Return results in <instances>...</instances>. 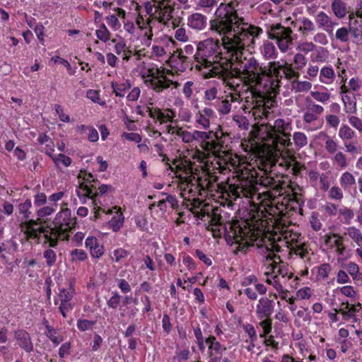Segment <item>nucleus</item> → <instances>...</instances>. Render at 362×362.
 Wrapping results in <instances>:
<instances>
[{
	"mask_svg": "<svg viewBox=\"0 0 362 362\" xmlns=\"http://www.w3.org/2000/svg\"><path fill=\"white\" fill-rule=\"evenodd\" d=\"M216 16L211 23V29L223 35L231 69L233 67L244 83L261 96L264 66L251 53L245 52V48H253L263 30L245 23L242 17H235L229 6H221Z\"/></svg>",
	"mask_w": 362,
	"mask_h": 362,
	"instance_id": "f257e3e1",
	"label": "nucleus"
},
{
	"mask_svg": "<svg viewBox=\"0 0 362 362\" xmlns=\"http://www.w3.org/2000/svg\"><path fill=\"white\" fill-rule=\"evenodd\" d=\"M221 6H229L234 11V16L239 17L234 3H221L215 11L214 18L209 21V30L212 33L218 35L221 40L209 37L200 41L194 54V61L195 68L202 72L204 78L217 77L226 81L231 74L230 57L228 56L229 53L223 47V35L212 30L211 25V21L217 18L216 12Z\"/></svg>",
	"mask_w": 362,
	"mask_h": 362,
	"instance_id": "f03ea898",
	"label": "nucleus"
},
{
	"mask_svg": "<svg viewBox=\"0 0 362 362\" xmlns=\"http://www.w3.org/2000/svg\"><path fill=\"white\" fill-rule=\"evenodd\" d=\"M214 238H221L223 234L226 243L230 245H238L239 250H245L255 245L259 247L263 241L259 228H206Z\"/></svg>",
	"mask_w": 362,
	"mask_h": 362,
	"instance_id": "7ed1b4c3",
	"label": "nucleus"
},
{
	"mask_svg": "<svg viewBox=\"0 0 362 362\" xmlns=\"http://www.w3.org/2000/svg\"><path fill=\"white\" fill-rule=\"evenodd\" d=\"M272 230L276 229L277 231H270V228H259V229H255V230L261 231L263 238V241L259 247L265 246L268 250L269 247L267 243L272 245V247L276 250H279L276 245L274 244L276 242H282L283 246L287 247L288 248L293 247V244L298 245V243H300V234L298 233H293L290 230H282L284 228H272Z\"/></svg>",
	"mask_w": 362,
	"mask_h": 362,
	"instance_id": "20e7f679",
	"label": "nucleus"
},
{
	"mask_svg": "<svg viewBox=\"0 0 362 362\" xmlns=\"http://www.w3.org/2000/svg\"><path fill=\"white\" fill-rule=\"evenodd\" d=\"M291 123L283 119H277L273 125H269L267 131V145L275 151L280 152L283 148L292 145L290 139Z\"/></svg>",
	"mask_w": 362,
	"mask_h": 362,
	"instance_id": "39448f33",
	"label": "nucleus"
},
{
	"mask_svg": "<svg viewBox=\"0 0 362 362\" xmlns=\"http://www.w3.org/2000/svg\"><path fill=\"white\" fill-rule=\"evenodd\" d=\"M283 69L284 64L279 61L269 62L267 66H264L262 98H264V95L272 97V94L276 95L278 92L283 77L281 74Z\"/></svg>",
	"mask_w": 362,
	"mask_h": 362,
	"instance_id": "423d86ee",
	"label": "nucleus"
},
{
	"mask_svg": "<svg viewBox=\"0 0 362 362\" xmlns=\"http://www.w3.org/2000/svg\"><path fill=\"white\" fill-rule=\"evenodd\" d=\"M144 81L146 86L158 93L165 89H177L180 86L177 81H174L167 76L164 69L158 68L149 69V74L146 77L144 76Z\"/></svg>",
	"mask_w": 362,
	"mask_h": 362,
	"instance_id": "0eeeda50",
	"label": "nucleus"
},
{
	"mask_svg": "<svg viewBox=\"0 0 362 362\" xmlns=\"http://www.w3.org/2000/svg\"><path fill=\"white\" fill-rule=\"evenodd\" d=\"M292 35L293 30L291 28L276 24L271 28L268 33V37L276 41V45L281 53H286L292 49L294 41Z\"/></svg>",
	"mask_w": 362,
	"mask_h": 362,
	"instance_id": "6e6552de",
	"label": "nucleus"
},
{
	"mask_svg": "<svg viewBox=\"0 0 362 362\" xmlns=\"http://www.w3.org/2000/svg\"><path fill=\"white\" fill-rule=\"evenodd\" d=\"M228 78H226V81L223 80V83L228 86V89L231 90L230 93L226 95L223 99L221 96L218 102L214 103L213 105L216 107L217 111L221 115H227L231 110V103H240L243 98L240 94V85L235 86L232 82L228 80Z\"/></svg>",
	"mask_w": 362,
	"mask_h": 362,
	"instance_id": "1a4fd4ad",
	"label": "nucleus"
},
{
	"mask_svg": "<svg viewBox=\"0 0 362 362\" xmlns=\"http://www.w3.org/2000/svg\"><path fill=\"white\" fill-rule=\"evenodd\" d=\"M175 44V40L168 35L154 39L151 47V57L157 61H167Z\"/></svg>",
	"mask_w": 362,
	"mask_h": 362,
	"instance_id": "9d476101",
	"label": "nucleus"
},
{
	"mask_svg": "<svg viewBox=\"0 0 362 362\" xmlns=\"http://www.w3.org/2000/svg\"><path fill=\"white\" fill-rule=\"evenodd\" d=\"M192 133V139L194 141H202V147L209 153L216 155L218 153L221 146L215 140H212V132H204L199 130H194Z\"/></svg>",
	"mask_w": 362,
	"mask_h": 362,
	"instance_id": "9b49d317",
	"label": "nucleus"
},
{
	"mask_svg": "<svg viewBox=\"0 0 362 362\" xmlns=\"http://www.w3.org/2000/svg\"><path fill=\"white\" fill-rule=\"evenodd\" d=\"M174 11L175 8L168 0H162L159 3L158 10V19L159 22L168 26L171 25L173 28L177 27L180 20L173 18Z\"/></svg>",
	"mask_w": 362,
	"mask_h": 362,
	"instance_id": "f8f14e48",
	"label": "nucleus"
},
{
	"mask_svg": "<svg viewBox=\"0 0 362 362\" xmlns=\"http://www.w3.org/2000/svg\"><path fill=\"white\" fill-rule=\"evenodd\" d=\"M316 27L324 30L330 37L334 35V30L338 23L325 11H319L314 16Z\"/></svg>",
	"mask_w": 362,
	"mask_h": 362,
	"instance_id": "ddd939ff",
	"label": "nucleus"
},
{
	"mask_svg": "<svg viewBox=\"0 0 362 362\" xmlns=\"http://www.w3.org/2000/svg\"><path fill=\"white\" fill-rule=\"evenodd\" d=\"M216 117L214 110L205 107L198 110L194 115V125L198 129L207 130L210 128L211 121Z\"/></svg>",
	"mask_w": 362,
	"mask_h": 362,
	"instance_id": "4468645a",
	"label": "nucleus"
},
{
	"mask_svg": "<svg viewBox=\"0 0 362 362\" xmlns=\"http://www.w3.org/2000/svg\"><path fill=\"white\" fill-rule=\"evenodd\" d=\"M156 119L159 122L161 129L163 132L166 133V126L172 124H178L176 117V112L172 108H165L160 110L159 108L155 109L154 112Z\"/></svg>",
	"mask_w": 362,
	"mask_h": 362,
	"instance_id": "2eb2a0df",
	"label": "nucleus"
},
{
	"mask_svg": "<svg viewBox=\"0 0 362 362\" xmlns=\"http://www.w3.org/2000/svg\"><path fill=\"white\" fill-rule=\"evenodd\" d=\"M286 21H291L290 24L297 28L298 31L304 36L311 35L316 31L315 23L308 17L302 16L295 20H292L290 17L286 19Z\"/></svg>",
	"mask_w": 362,
	"mask_h": 362,
	"instance_id": "dca6fc26",
	"label": "nucleus"
},
{
	"mask_svg": "<svg viewBox=\"0 0 362 362\" xmlns=\"http://www.w3.org/2000/svg\"><path fill=\"white\" fill-rule=\"evenodd\" d=\"M275 303L269 298H261L256 305V316L257 319L271 317L274 310Z\"/></svg>",
	"mask_w": 362,
	"mask_h": 362,
	"instance_id": "f3484780",
	"label": "nucleus"
},
{
	"mask_svg": "<svg viewBox=\"0 0 362 362\" xmlns=\"http://www.w3.org/2000/svg\"><path fill=\"white\" fill-rule=\"evenodd\" d=\"M349 28L352 41L356 45H362V14L354 18V14L349 16Z\"/></svg>",
	"mask_w": 362,
	"mask_h": 362,
	"instance_id": "a211bd4d",
	"label": "nucleus"
},
{
	"mask_svg": "<svg viewBox=\"0 0 362 362\" xmlns=\"http://www.w3.org/2000/svg\"><path fill=\"white\" fill-rule=\"evenodd\" d=\"M169 66L177 72H184L189 66V60L187 57L182 53L172 52L167 59Z\"/></svg>",
	"mask_w": 362,
	"mask_h": 362,
	"instance_id": "6ab92c4d",
	"label": "nucleus"
},
{
	"mask_svg": "<svg viewBox=\"0 0 362 362\" xmlns=\"http://www.w3.org/2000/svg\"><path fill=\"white\" fill-rule=\"evenodd\" d=\"M207 17L202 13L194 12L187 16V25L196 32L204 30L207 26Z\"/></svg>",
	"mask_w": 362,
	"mask_h": 362,
	"instance_id": "aec40b11",
	"label": "nucleus"
},
{
	"mask_svg": "<svg viewBox=\"0 0 362 362\" xmlns=\"http://www.w3.org/2000/svg\"><path fill=\"white\" fill-rule=\"evenodd\" d=\"M64 228H37L40 233H43L45 239L49 243L51 247H55L57 245L58 240L60 238L61 232Z\"/></svg>",
	"mask_w": 362,
	"mask_h": 362,
	"instance_id": "412c9836",
	"label": "nucleus"
},
{
	"mask_svg": "<svg viewBox=\"0 0 362 362\" xmlns=\"http://www.w3.org/2000/svg\"><path fill=\"white\" fill-rule=\"evenodd\" d=\"M166 133L177 136L181 139L184 143L189 144L193 142L192 132L183 129V128L178 124H175L173 126L170 124L166 126Z\"/></svg>",
	"mask_w": 362,
	"mask_h": 362,
	"instance_id": "4be33fe9",
	"label": "nucleus"
},
{
	"mask_svg": "<svg viewBox=\"0 0 362 362\" xmlns=\"http://www.w3.org/2000/svg\"><path fill=\"white\" fill-rule=\"evenodd\" d=\"M14 335L21 349L27 353H30L33 351V344L28 332L23 329H18L15 332Z\"/></svg>",
	"mask_w": 362,
	"mask_h": 362,
	"instance_id": "5701e85b",
	"label": "nucleus"
},
{
	"mask_svg": "<svg viewBox=\"0 0 362 362\" xmlns=\"http://www.w3.org/2000/svg\"><path fill=\"white\" fill-rule=\"evenodd\" d=\"M97 181L94 179L91 173L85 174L83 181L80 185L78 194H82L84 196H93L95 194V185Z\"/></svg>",
	"mask_w": 362,
	"mask_h": 362,
	"instance_id": "b1692460",
	"label": "nucleus"
},
{
	"mask_svg": "<svg viewBox=\"0 0 362 362\" xmlns=\"http://www.w3.org/2000/svg\"><path fill=\"white\" fill-rule=\"evenodd\" d=\"M221 98L218 84L209 86L204 90L203 99L206 105H213V103L218 102Z\"/></svg>",
	"mask_w": 362,
	"mask_h": 362,
	"instance_id": "393cba45",
	"label": "nucleus"
},
{
	"mask_svg": "<svg viewBox=\"0 0 362 362\" xmlns=\"http://www.w3.org/2000/svg\"><path fill=\"white\" fill-rule=\"evenodd\" d=\"M296 50L304 55H306L312 52L321 54L325 52V48L322 47H317L313 42L311 41H299L296 45Z\"/></svg>",
	"mask_w": 362,
	"mask_h": 362,
	"instance_id": "a878e982",
	"label": "nucleus"
},
{
	"mask_svg": "<svg viewBox=\"0 0 362 362\" xmlns=\"http://www.w3.org/2000/svg\"><path fill=\"white\" fill-rule=\"evenodd\" d=\"M336 78L333 67L330 65L324 66L320 70L319 81L325 85H331Z\"/></svg>",
	"mask_w": 362,
	"mask_h": 362,
	"instance_id": "bb28decb",
	"label": "nucleus"
},
{
	"mask_svg": "<svg viewBox=\"0 0 362 362\" xmlns=\"http://www.w3.org/2000/svg\"><path fill=\"white\" fill-rule=\"evenodd\" d=\"M260 53L265 60L276 59L279 55L275 45L269 41L264 42L260 47Z\"/></svg>",
	"mask_w": 362,
	"mask_h": 362,
	"instance_id": "cd10ccee",
	"label": "nucleus"
},
{
	"mask_svg": "<svg viewBox=\"0 0 362 362\" xmlns=\"http://www.w3.org/2000/svg\"><path fill=\"white\" fill-rule=\"evenodd\" d=\"M205 342L208 344L207 354H220V355H222L223 351L226 350V348L217 341L216 338L213 335L207 337L205 339Z\"/></svg>",
	"mask_w": 362,
	"mask_h": 362,
	"instance_id": "c85d7f7f",
	"label": "nucleus"
},
{
	"mask_svg": "<svg viewBox=\"0 0 362 362\" xmlns=\"http://www.w3.org/2000/svg\"><path fill=\"white\" fill-rule=\"evenodd\" d=\"M341 99L344 103V110L346 113L352 114L356 110V100L349 93L342 90Z\"/></svg>",
	"mask_w": 362,
	"mask_h": 362,
	"instance_id": "c756f323",
	"label": "nucleus"
},
{
	"mask_svg": "<svg viewBox=\"0 0 362 362\" xmlns=\"http://www.w3.org/2000/svg\"><path fill=\"white\" fill-rule=\"evenodd\" d=\"M112 296L107 300V305L109 308L112 310H117L119 308L120 311V316L122 317H124L125 316L124 314V310L122 309V306H120V304L122 301L123 296H121L119 292L117 291H113L112 293Z\"/></svg>",
	"mask_w": 362,
	"mask_h": 362,
	"instance_id": "7c9ffc66",
	"label": "nucleus"
},
{
	"mask_svg": "<svg viewBox=\"0 0 362 362\" xmlns=\"http://www.w3.org/2000/svg\"><path fill=\"white\" fill-rule=\"evenodd\" d=\"M271 274L272 275H278L281 276V277L284 278L288 276V279H292L293 277V274L291 272H288V268L287 265L284 264H280L274 262L271 264Z\"/></svg>",
	"mask_w": 362,
	"mask_h": 362,
	"instance_id": "2f4dec72",
	"label": "nucleus"
},
{
	"mask_svg": "<svg viewBox=\"0 0 362 362\" xmlns=\"http://www.w3.org/2000/svg\"><path fill=\"white\" fill-rule=\"evenodd\" d=\"M331 8L334 16L338 18H343L348 13L347 4L342 0H333Z\"/></svg>",
	"mask_w": 362,
	"mask_h": 362,
	"instance_id": "473e14b6",
	"label": "nucleus"
},
{
	"mask_svg": "<svg viewBox=\"0 0 362 362\" xmlns=\"http://www.w3.org/2000/svg\"><path fill=\"white\" fill-rule=\"evenodd\" d=\"M325 243L326 245L331 247H335L336 252L339 255H344V247L342 244V242L339 238H337L336 235H325Z\"/></svg>",
	"mask_w": 362,
	"mask_h": 362,
	"instance_id": "72a5a7b5",
	"label": "nucleus"
},
{
	"mask_svg": "<svg viewBox=\"0 0 362 362\" xmlns=\"http://www.w3.org/2000/svg\"><path fill=\"white\" fill-rule=\"evenodd\" d=\"M325 148L329 155H332L338 151L341 148L339 141L334 136H330L324 134Z\"/></svg>",
	"mask_w": 362,
	"mask_h": 362,
	"instance_id": "f704fd0d",
	"label": "nucleus"
},
{
	"mask_svg": "<svg viewBox=\"0 0 362 362\" xmlns=\"http://www.w3.org/2000/svg\"><path fill=\"white\" fill-rule=\"evenodd\" d=\"M339 184L344 191L350 192L356 184L355 177L351 173L346 171L341 174Z\"/></svg>",
	"mask_w": 362,
	"mask_h": 362,
	"instance_id": "c9c22d12",
	"label": "nucleus"
},
{
	"mask_svg": "<svg viewBox=\"0 0 362 362\" xmlns=\"http://www.w3.org/2000/svg\"><path fill=\"white\" fill-rule=\"evenodd\" d=\"M198 93V83L192 81H187L183 84L182 93L185 98L189 100Z\"/></svg>",
	"mask_w": 362,
	"mask_h": 362,
	"instance_id": "e433bc0d",
	"label": "nucleus"
},
{
	"mask_svg": "<svg viewBox=\"0 0 362 362\" xmlns=\"http://www.w3.org/2000/svg\"><path fill=\"white\" fill-rule=\"evenodd\" d=\"M111 86L113 90V93L115 94L116 96L119 98H123L127 90L130 89L131 84L130 82L127 81L124 83H117V82H112Z\"/></svg>",
	"mask_w": 362,
	"mask_h": 362,
	"instance_id": "4c0bfd02",
	"label": "nucleus"
},
{
	"mask_svg": "<svg viewBox=\"0 0 362 362\" xmlns=\"http://www.w3.org/2000/svg\"><path fill=\"white\" fill-rule=\"evenodd\" d=\"M332 157L331 158L332 163L334 165H335L337 168L340 169H344L346 168L348 165V159L344 153L339 151L334 154H332Z\"/></svg>",
	"mask_w": 362,
	"mask_h": 362,
	"instance_id": "58836bf2",
	"label": "nucleus"
},
{
	"mask_svg": "<svg viewBox=\"0 0 362 362\" xmlns=\"http://www.w3.org/2000/svg\"><path fill=\"white\" fill-rule=\"evenodd\" d=\"M344 305L343 308H341L339 310V312L346 317L351 318L353 317L356 313L359 312V310L361 309V306L360 303H358L356 305L349 304L346 303V304H342Z\"/></svg>",
	"mask_w": 362,
	"mask_h": 362,
	"instance_id": "ea45409f",
	"label": "nucleus"
},
{
	"mask_svg": "<svg viewBox=\"0 0 362 362\" xmlns=\"http://www.w3.org/2000/svg\"><path fill=\"white\" fill-rule=\"evenodd\" d=\"M339 218L344 224L349 225L351 223V220L354 218V214L351 209L344 206L339 208L338 214Z\"/></svg>",
	"mask_w": 362,
	"mask_h": 362,
	"instance_id": "a19ab883",
	"label": "nucleus"
},
{
	"mask_svg": "<svg viewBox=\"0 0 362 362\" xmlns=\"http://www.w3.org/2000/svg\"><path fill=\"white\" fill-rule=\"evenodd\" d=\"M362 87V81L358 77H353L351 78L347 86L343 85L341 86V90L344 92L349 93V91L352 92H358Z\"/></svg>",
	"mask_w": 362,
	"mask_h": 362,
	"instance_id": "79ce46f5",
	"label": "nucleus"
},
{
	"mask_svg": "<svg viewBox=\"0 0 362 362\" xmlns=\"http://www.w3.org/2000/svg\"><path fill=\"white\" fill-rule=\"evenodd\" d=\"M45 334L55 346L59 345L64 340L63 337L59 334L58 330L49 325H46Z\"/></svg>",
	"mask_w": 362,
	"mask_h": 362,
	"instance_id": "37998d69",
	"label": "nucleus"
},
{
	"mask_svg": "<svg viewBox=\"0 0 362 362\" xmlns=\"http://www.w3.org/2000/svg\"><path fill=\"white\" fill-rule=\"evenodd\" d=\"M305 110L320 117L324 112L325 109L322 105L316 104L312 99L307 97L305 98Z\"/></svg>",
	"mask_w": 362,
	"mask_h": 362,
	"instance_id": "c03bdc74",
	"label": "nucleus"
},
{
	"mask_svg": "<svg viewBox=\"0 0 362 362\" xmlns=\"http://www.w3.org/2000/svg\"><path fill=\"white\" fill-rule=\"evenodd\" d=\"M111 213L115 214L109 222V226H121L123 223L124 216L120 211V208L114 206L111 209Z\"/></svg>",
	"mask_w": 362,
	"mask_h": 362,
	"instance_id": "a18cd8bd",
	"label": "nucleus"
},
{
	"mask_svg": "<svg viewBox=\"0 0 362 362\" xmlns=\"http://www.w3.org/2000/svg\"><path fill=\"white\" fill-rule=\"evenodd\" d=\"M217 0H198L197 6L205 13H209L217 6Z\"/></svg>",
	"mask_w": 362,
	"mask_h": 362,
	"instance_id": "49530a36",
	"label": "nucleus"
},
{
	"mask_svg": "<svg viewBox=\"0 0 362 362\" xmlns=\"http://www.w3.org/2000/svg\"><path fill=\"white\" fill-rule=\"evenodd\" d=\"M51 158L58 169L62 166L69 167L71 164V159L63 153L54 155Z\"/></svg>",
	"mask_w": 362,
	"mask_h": 362,
	"instance_id": "de8ad7c7",
	"label": "nucleus"
},
{
	"mask_svg": "<svg viewBox=\"0 0 362 362\" xmlns=\"http://www.w3.org/2000/svg\"><path fill=\"white\" fill-rule=\"evenodd\" d=\"M310 95L315 100L323 105L327 104L331 99V93L328 91L313 90L310 92Z\"/></svg>",
	"mask_w": 362,
	"mask_h": 362,
	"instance_id": "09e8293b",
	"label": "nucleus"
},
{
	"mask_svg": "<svg viewBox=\"0 0 362 362\" xmlns=\"http://www.w3.org/2000/svg\"><path fill=\"white\" fill-rule=\"evenodd\" d=\"M292 89L296 93L306 92L311 89L312 83L308 81L293 80L292 82Z\"/></svg>",
	"mask_w": 362,
	"mask_h": 362,
	"instance_id": "8fccbe9b",
	"label": "nucleus"
},
{
	"mask_svg": "<svg viewBox=\"0 0 362 362\" xmlns=\"http://www.w3.org/2000/svg\"><path fill=\"white\" fill-rule=\"evenodd\" d=\"M351 35L350 28L341 27L336 30L334 38L341 43H346Z\"/></svg>",
	"mask_w": 362,
	"mask_h": 362,
	"instance_id": "3c124183",
	"label": "nucleus"
},
{
	"mask_svg": "<svg viewBox=\"0 0 362 362\" xmlns=\"http://www.w3.org/2000/svg\"><path fill=\"white\" fill-rule=\"evenodd\" d=\"M259 320H260L259 326L262 329V333L259 334V337L261 338H265L266 336L272 332V320L271 317Z\"/></svg>",
	"mask_w": 362,
	"mask_h": 362,
	"instance_id": "603ef678",
	"label": "nucleus"
},
{
	"mask_svg": "<svg viewBox=\"0 0 362 362\" xmlns=\"http://www.w3.org/2000/svg\"><path fill=\"white\" fill-rule=\"evenodd\" d=\"M339 137L344 141L353 139L355 136V132L346 124H343L338 133Z\"/></svg>",
	"mask_w": 362,
	"mask_h": 362,
	"instance_id": "864d4df0",
	"label": "nucleus"
},
{
	"mask_svg": "<svg viewBox=\"0 0 362 362\" xmlns=\"http://www.w3.org/2000/svg\"><path fill=\"white\" fill-rule=\"evenodd\" d=\"M95 35L98 40L107 42L110 39L111 33L105 24H102L95 30Z\"/></svg>",
	"mask_w": 362,
	"mask_h": 362,
	"instance_id": "5fc2aeb1",
	"label": "nucleus"
},
{
	"mask_svg": "<svg viewBox=\"0 0 362 362\" xmlns=\"http://www.w3.org/2000/svg\"><path fill=\"white\" fill-rule=\"evenodd\" d=\"M293 62L295 64V69L296 70H301L307 65L308 59L305 55L297 52L293 56Z\"/></svg>",
	"mask_w": 362,
	"mask_h": 362,
	"instance_id": "6e6d98bb",
	"label": "nucleus"
},
{
	"mask_svg": "<svg viewBox=\"0 0 362 362\" xmlns=\"http://www.w3.org/2000/svg\"><path fill=\"white\" fill-rule=\"evenodd\" d=\"M321 211L329 216H335L338 214L339 208L335 204L327 202L321 206Z\"/></svg>",
	"mask_w": 362,
	"mask_h": 362,
	"instance_id": "4d7b16f0",
	"label": "nucleus"
},
{
	"mask_svg": "<svg viewBox=\"0 0 362 362\" xmlns=\"http://www.w3.org/2000/svg\"><path fill=\"white\" fill-rule=\"evenodd\" d=\"M175 29L174 37L176 40L180 42H187L189 40V37L185 28L178 25Z\"/></svg>",
	"mask_w": 362,
	"mask_h": 362,
	"instance_id": "13d9d810",
	"label": "nucleus"
},
{
	"mask_svg": "<svg viewBox=\"0 0 362 362\" xmlns=\"http://www.w3.org/2000/svg\"><path fill=\"white\" fill-rule=\"evenodd\" d=\"M293 141L298 148H301L308 144L307 136L300 132H296L293 136Z\"/></svg>",
	"mask_w": 362,
	"mask_h": 362,
	"instance_id": "bf43d9fd",
	"label": "nucleus"
},
{
	"mask_svg": "<svg viewBox=\"0 0 362 362\" xmlns=\"http://www.w3.org/2000/svg\"><path fill=\"white\" fill-rule=\"evenodd\" d=\"M141 33V35L144 36L142 40V42L144 45L146 46H150L152 41L153 33H152V27L151 25L144 27V28L140 30Z\"/></svg>",
	"mask_w": 362,
	"mask_h": 362,
	"instance_id": "052dcab7",
	"label": "nucleus"
},
{
	"mask_svg": "<svg viewBox=\"0 0 362 362\" xmlns=\"http://www.w3.org/2000/svg\"><path fill=\"white\" fill-rule=\"evenodd\" d=\"M298 70H296L295 67H292L291 65L285 66L284 64V69H283V74L284 75L285 78L288 80L291 79H297L298 78L300 74L298 71Z\"/></svg>",
	"mask_w": 362,
	"mask_h": 362,
	"instance_id": "680f3d73",
	"label": "nucleus"
},
{
	"mask_svg": "<svg viewBox=\"0 0 362 362\" xmlns=\"http://www.w3.org/2000/svg\"><path fill=\"white\" fill-rule=\"evenodd\" d=\"M105 21L107 25L113 30L117 31L121 28V23L118 19V18L114 15L111 14L105 17Z\"/></svg>",
	"mask_w": 362,
	"mask_h": 362,
	"instance_id": "e2e57ef3",
	"label": "nucleus"
},
{
	"mask_svg": "<svg viewBox=\"0 0 362 362\" xmlns=\"http://www.w3.org/2000/svg\"><path fill=\"white\" fill-rule=\"evenodd\" d=\"M86 97L93 103L99 104L100 106L104 107L106 105L105 101L101 100L99 90L89 89L87 90Z\"/></svg>",
	"mask_w": 362,
	"mask_h": 362,
	"instance_id": "0e129e2a",
	"label": "nucleus"
},
{
	"mask_svg": "<svg viewBox=\"0 0 362 362\" xmlns=\"http://www.w3.org/2000/svg\"><path fill=\"white\" fill-rule=\"evenodd\" d=\"M238 196H243L246 198H252L257 192L256 187L250 185L247 187H242L237 192Z\"/></svg>",
	"mask_w": 362,
	"mask_h": 362,
	"instance_id": "69168bd1",
	"label": "nucleus"
},
{
	"mask_svg": "<svg viewBox=\"0 0 362 362\" xmlns=\"http://www.w3.org/2000/svg\"><path fill=\"white\" fill-rule=\"evenodd\" d=\"M112 42L115 44L114 50L118 55H120L122 53H124L126 50L128 49L127 43L122 38H120L118 40L116 39H112Z\"/></svg>",
	"mask_w": 362,
	"mask_h": 362,
	"instance_id": "338daca9",
	"label": "nucleus"
},
{
	"mask_svg": "<svg viewBox=\"0 0 362 362\" xmlns=\"http://www.w3.org/2000/svg\"><path fill=\"white\" fill-rule=\"evenodd\" d=\"M329 197L333 200L341 201L344 197L341 188L339 186H332L329 191Z\"/></svg>",
	"mask_w": 362,
	"mask_h": 362,
	"instance_id": "774afa93",
	"label": "nucleus"
}]
</instances>
